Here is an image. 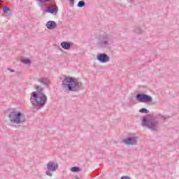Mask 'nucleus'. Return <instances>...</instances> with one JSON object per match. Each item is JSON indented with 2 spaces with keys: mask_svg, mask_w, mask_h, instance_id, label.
<instances>
[{
  "mask_svg": "<svg viewBox=\"0 0 179 179\" xmlns=\"http://www.w3.org/2000/svg\"><path fill=\"white\" fill-rule=\"evenodd\" d=\"M114 36L113 34H108L104 31H100L96 36V45L99 48H107L113 44Z\"/></svg>",
  "mask_w": 179,
  "mask_h": 179,
  "instance_id": "nucleus-1",
  "label": "nucleus"
},
{
  "mask_svg": "<svg viewBox=\"0 0 179 179\" xmlns=\"http://www.w3.org/2000/svg\"><path fill=\"white\" fill-rule=\"evenodd\" d=\"M62 87L66 92H78L80 90V83L73 77H66L62 81Z\"/></svg>",
  "mask_w": 179,
  "mask_h": 179,
  "instance_id": "nucleus-2",
  "label": "nucleus"
},
{
  "mask_svg": "<svg viewBox=\"0 0 179 179\" xmlns=\"http://www.w3.org/2000/svg\"><path fill=\"white\" fill-rule=\"evenodd\" d=\"M31 102L32 106L41 108L47 103V95L44 93L37 94L36 92H33L31 94Z\"/></svg>",
  "mask_w": 179,
  "mask_h": 179,
  "instance_id": "nucleus-3",
  "label": "nucleus"
},
{
  "mask_svg": "<svg viewBox=\"0 0 179 179\" xmlns=\"http://www.w3.org/2000/svg\"><path fill=\"white\" fill-rule=\"evenodd\" d=\"M8 118L11 124H15L16 125H20V124L26 122V117L24 116V114L19 110H13L10 112Z\"/></svg>",
  "mask_w": 179,
  "mask_h": 179,
  "instance_id": "nucleus-4",
  "label": "nucleus"
},
{
  "mask_svg": "<svg viewBox=\"0 0 179 179\" xmlns=\"http://www.w3.org/2000/svg\"><path fill=\"white\" fill-rule=\"evenodd\" d=\"M142 127L150 129L152 132H157L159 131V122L157 120L148 119L147 117L143 118Z\"/></svg>",
  "mask_w": 179,
  "mask_h": 179,
  "instance_id": "nucleus-5",
  "label": "nucleus"
},
{
  "mask_svg": "<svg viewBox=\"0 0 179 179\" xmlns=\"http://www.w3.org/2000/svg\"><path fill=\"white\" fill-rule=\"evenodd\" d=\"M47 171L45 172L46 176L49 177H52V173H55L57 171V169H58V164L54 162H50L46 165Z\"/></svg>",
  "mask_w": 179,
  "mask_h": 179,
  "instance_id": "nucleus-6",
  "label": "nucleus"
},
{
  "mask_svg": "<svg viewBox=\"0 0 179 179\" xmlns=\"http://www.w3.org/2000/svg\"><path fill=\"white\" fill-rule=\"evenodd\" d=\"M136 99L139 103H152V96L146 94H138Z\"/></svg>",
  "mask_w": 179,
  "mask_h": 179,
  "instance_id": "nucleus-7",
  "label": "nucleus"
},
{
  "mask_svg": "<svg viewBox=\"0 0 179 179\" xmlns=\"http://www.w3.org/2000/svg\"><path fill=\"white\" fill-rule=\"evenodd\" d=\"M38 2H40V8H41V10L45 13V10H47V8H48L46 2H49L50 3H53V2H55V0H36Z\"/></svg>",
  "mask_w": 179,
  "mask_h": 179,
  "instance_id": "nucleus-8",
  "label": "nucleus"
},
{
  "mask_svg": "<svg viewBox=\"0 0 179 179\" xmlns=\"http://www.w3.org/2000/svg\"><path fill=\"white\" fill-rule=\"evenodd\" d=\"M123 142L124 143H125V145H128L129 146H132L134 145H136V143H138V137L136 136L128 137L125 138L123 141Z\"/></svg>",
  "mask_w": 179,
  "mask_h": 179,
  "instance_id": "nucleus-9",
  "label": "nucleus"
},
{
  "mask_svg": "<svg viewBox=\"0 0 179 179\" xmlns=\"http://www.w3.org/2000/svg\"><path fill=\"white\" fill-rule=\"evenodd\" d=\"M97 60L102 64H106L110 61V57L106 53H101L96 57Z\"/></svg>",
  "mask_w": 179,
  "mask_h": 179,
  "instance_id": "nucleus-10",
  "label": "nucleus"
},
{
  "mask_svg": "<svg viewBox=\"0 0 179 179\" xmlns=\"http://www.w3.org/2000/svg\"><path fill=\"white\" fill-rule=\"evenodd\" d=\"M37 82L45 87H48L51 85V81L47 77H41L37 80Z\"/></svg>",
  "mask_w": 179,
  "mask_h": 179,
  "instance_id": "nucleus-11",
  "label": "nucleus"
},
{
  "mask_svg": "<svg viewBox=\"0 0 179 179\" xmlns=\"http://www.w3.org/2000/svg\"><path fill=\"white\" fill-rule=\"evenodd\" d=\"M45 13H50L51 15H57L58 13V6H49L45 10Z\"/></svg>",
  "mask_w": 179,
  "mask_h": 179,
  "instance_id": "nucleus-12",
  "label": "nucleus"
},
{
  "mask_svg": "<svg viewBox=\"0 0 179 179\" xmlns=\"http://www.w3.org/2000/svg\"><path fill=\"white\" fill-rule=\"evenodd\" d=\"M46 27L48 30H54V29L57 28V22L55 21H48L46 23Z\"/></svg>",
  "mask_w": 179,
  "mask_h": 179,
  "instance_id": "nucleus-13",
  "label": "nucleus"
},
{
  "mask_svg": "<svg viewBox=\"0 0 179 179\" xmlns=\"http://www.w3.org/2000/svg\"><path fill=\"white\" fill-rule=\"evenodd\" d=\"M61 47L64 48V50H70L71 49V43L63 41L61 43Z\"/></svg>",
  "mask_w": 179,
  "mask_h": 179,
  "instance_id": "nucleus-14",
  "label": "nucleus"
},
{
  "mask_svg": "<svg viewBox=\"0 0 179 179\" xmlns=\"http://www.w3.org/2000/svg\"><path fill=\"white\" fill-rule=\"evenodd\" d=\"M3 12H4V13H8V15H10V13H12L10 8L8 7V6L3 8Z\"/></svg>",
  "mask_w": 179,
  "mask_h": 179,
  "instance_id": "nucleus-15",
  "label": "nucleus"
},
{
  "mask_svg": "<svg viewBox=\"0 0 179 179\" xmlns=\"http://www.w3.org/2000/svg\"><path fill=\"white\" fill-rule=\"evenodd\" d=\"M134 33H136V34H141V33H142V30L141 29V27L140 26H136L134 27Z\"/></svg>",
  "mask_w": 179,
  "mask_h": 179,
  "instance_id": "nucleus-16",
  "label": "nucleus"
},
{
  "mask_svg": "<svg viewBox=\"0 0 179 179\" xmlns=\"http://www.w3.org/2000/svg\"><path fill=\"white\" fill-rule=\"evenodd\" d=\"M35 88L38 92V94H40V93H43V90H44V88H43L40 85H35Z\"/></svg>",
  "mask_w": 179,
  "mask_h": 179,
  "instance_id": "nucleus-17",
  "label": "nucleus"
},
{
  "mask_svg": "<svg viewBox=\"0 0 179 179\" xmlns=\"http://www.w3.org/2000/svg\"><path fill=\"white\" fill-rule=\"evenodd\" d=\"M72 173H79L80 171V168L79 166H73L71 169Z\"/></svg>",
  "mask_w": 179,
  "mask_h": 179,
  "instance_id": "nucleus-18",
  "label": "nucleus"
},
{
  "mask_svg": "<svg viewBox=\"0 0 179 179\" xmlns=\"http://www.w3.org/2000/svg\"><path fill=\"white\" fill-rule=\"evenodd\" d=\"M21 62H22V64H24V65H30V64H31V61L29 59H22L21 60Z\"/></svg>",
  "mask_w": 179,
  "mask_h": 179,
  "instance_id": "nucleus-19",
  "label": "nucleus"
},
{
  "mask_svg": "<svg viewBox=\"0 0 179 179\" xmlns=\"http://www.w3.org/2000/svg\"><path fill=\"white\" fill-rule=\"evenodd\" d=\"M85 5H86V3L85 2V1L82 0L78 1L77 6L78 8H83V6H85Z\"/></svg>",
  "mask_w": 179,
  "mask_h": 179,
  "instance_id": "nucleus-20",
  "label": "nucleus"
},
{
  "mask_svg": "<svg viewBox=\"0 0 179 179\" xmlns=\"http://www.w3.org/2000/svg\"><path fill=\"white\" fill-rule=\"evenodd\" d=\"M139 113H142L143 114H149L150 111L146 108H141L139 110Z\"/></svg>",
  "mask_w": 179,
  "mask_h": 179,
  "instance_id": "nucleus-21",
  "label": "nucleus"
},
{
  "mask_svg": "<svg viewBox=\"0 0 179 179\" xmlns=\"http://www.w3.org/2000/svg\"><path fill=\"white\" fill-rule=\"evenodd\" d=\"M70 2L71 6H75V0H69Z\"/></svg>",
  "mask_w": 179,
  "mask_h": 179,
  "instance_id": "nucleus-22",
  "label": "nucleus"
},
{
  "mask_svg": "<svg viewBox=\"0 0 179 179\" xmlns=\"http://www.w3.org/2000/svg\"><path fill=\"white\" fill-rule=\"evenodd\" d=\"M120 179H131L129 176H122Z\"/></svg>",
  "mask_w": 179,
  "mask_h": 179,
  "instance_id": "nucleus-23",
  "label": "nucleus"
},
{
  "mask_svg": "<svg viewBox=\"0 0 179 179\" xmlns=\"http://www.w3.org/2000/svg\"><path fill=\"white\" fill-rule=\"evenodd\" d=\"M8 71H10V72H15V70H11L10 69H8Z\"/></svg>",
  "mask_w": 179,
  "mask_h": 179,
  "instance_id": "nucleus-24",
  "label": "nucleus"
},
{
  "mask_svg": "<svg viewBox=\"0 0 179 179\" xmlns=\"http://www.w3.org/2000/svg\"><path fill=\"white\" fill-rule=\"evenodd\" d=\"M128 2H132V0H128Z\"/></svg>",
  "mask_w": 179,
  "mask_h": 179,
  "instance_id": "nucleus-25",
  "label": "nucleus"
}]
</instances>
